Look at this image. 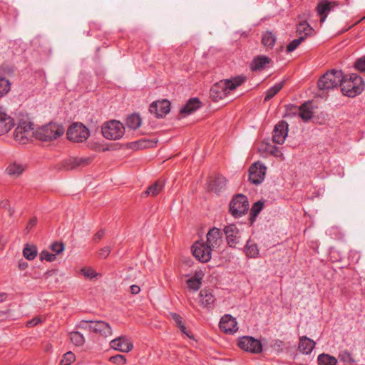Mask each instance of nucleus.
<instances>
[{
    "mask_svg": "<svg viewBox=\"0 0 365 365\" xmlns=\"http://www.w3.org/2000/svg\"><path fill=\"white\" fill-rule=\"evenodd\" d=\"M245 76H237L230 79L222 80L214 84L210 91V98L214 101H219L225 98L231 91L236 89L241 86L245 81Z\"/></svg>",
    "mask_w": 365,
    "mask_h": 365,
    "instance_id": "nucleus-1",
    "label": "nucleus"
},
{
    "mask_svg": "<svg viewBox=\"0 0 365 365\" xmlns=\"http://www.w3.org/2000/svg\"><path fill=\"white\" fill-rule=\"evenodd\" d=\"M340 86L344 95L354 98L364 91L365 85L361 76L356 73H351L348 78L342 75Z\"/></svg>",
    "mask_w": 365,
    "mask_h": 365,
    "instance_id": "nucleus-2",
    "label": "nucleus"
},
{
    "mask_svg": "<svg viewBox=\"0 0 365 365\" xmlns=\"http://www.w3.org/2000/svg\"><path fill=\"white\" fill-rule=\"evenodd\" d=\"M341 81V71L333 69L322 76L317 85L319 90L329 91L340 86Z\"/></svg>",
    "mask_w": 365,
    "mask_h": 365,
    "instance_id": "nucleus-3",
    "label": "nucleus"
},
{
    "mask_svg": "<svg viewBox=\"0 0 365 365\" xmlns=\"http://www.w3.org/2000/svg\"><path fill=\"white\" fill-rule=\"evenodd\" d=\"M64 133V128L63 126L50 123L47 125L42 126L36 132L37 138L43 141H49L56 140L61 136Z\"/></svg>",
    "mask_w": 365,
    "mask_h": 365,
    "instance_id": "nucleus-4",
    "label": "nucleus"
},
{
    "mask_svg": "<svg viewBox=\"0 0 365 365\" xmlns=\"http://www.w3.org/2000/svg\"><path fill=\"white\" fill-rule=\"evenodd\" d=\"M101 132L106 139L118 140L123 136L125 127L120 121L111 120L102 125Z\"/></svg>",
    "mask_w": 365,
    "mask_h": 365,
    "instance_id": "nucleus-5",
    "label": "nucleus"
},
{
    "mask_svg": "<svg viewBox=\"0 0 365 365\" xmlns=\"http://www.w3.org/2000/svg\"><path fill=\"white\" fill-rule=\"evenodd\" d=\"M34 135V125L31 122L22 121L16 128L14 140L21 145H25L32 140Z\"/></svg>",
    "mask_w": 365,
    "mask_h": 365,
    "instance_id": "nucleus-6",
    "label": "nucleus"
},
{
    "mask_svg": "<svg viewBox=\"0 0 365 365\" xmlns=\"http://www.w3.org/2000/svg\"><path fill=\"white\" fill-rule=\"evenodd\" d=\"M248 209L249 202L247 197L242 194L237 195L230 203V212L236 218L245 215Z\"/></svg>",
    "mask_w": 365,
    "mask_h": 365,
    "instance_id": "nucleus-7",
    "label": "nucleus"
},
{
    "mask_svg": "<svg viewBox=\"0 0 365 365\" xmlns=\"http://www.w3.org/2000/svg\"><path fill=\"white\" fill-rule=\"evenodd\" d=\"M89 136V130L81 123H73L67 130L68 139L75 143H82Z\"/></svg>",
    "mask_w": 365,
    "mask_h": 365,
    "instance_id": "nucleus-8",
    "label": "nucleus"
},
{
    "mask_svg": "<svg viewBox=\"0 0 365 365\" xmlns=\"http://www.w3.org/2000/svg\"><path fill=\"white\" fill-rule=\"evenodd\" d=\"M238 346L242 350L253 354H259L262 351L261 341L252 336H244L239 338Z\"/></svg>",
    "mask_w": 365,
    "mask_h": 365,
    "instance_id": "nucleus-9",
    "label": "nucleus"
},
{
    "mask_svg": "<svg viewBox=\"0 0 365 365\" xmlns=\"http://www.w3.org/2000/svg\"><path fill=\"white\" fill-rule=\"evenodd\" d=\"M267 172V168L259 162L252 164L249 169V180L255 185L261 184Z\"/></svg>",
    "mask_w": 365,
    "mask_h": 365,
    "instance_id": "nucleus-10",
    "label": "nucleus"
},
{
    "mask_svg": "<svg viewBox=\"0 0 365 365\" xmlns=\"http://www.w3.org/2000/svg\"><path fill=\"white\" fill-rule=\"evenodd\" d=\"M223 231L225 235L228 246L235 248L240 242L242 231L235 224L225 226Z\"/></svg>",
    "mask_w": 365,
    "mask_h": 365,
    "instance_id": "nucleus-11",
    "label": "nucleus"
},
{
    "mask_svg": "<svg viewBox=\"0 0 365 365\" xmlns=\"http://www.w3.org/2000/svg\"><path fill=\"white\" fill-rule=\"evenodd\" d=\"M213 250L207 244L196 242L192 247L193 256L202 262H207L211 259V252Z\"/></svg>",
    "mask_w": 365,
    "mask_h": 365,
    "instance_id": "nucleus-12",
    "label": "nucleus"
},
{
    "mask_svg": "<svg viewBox=\"0 0 365 365\" xmlns=\"http://www.w3.org/2000/svg\"><path fill=\"white\" fill-rule=\"evenodd\" d=\"M112 349L124 353H128L133 349V344L130 338L127 336H120L110 342Z\"/></svg>",
    "mask_w": 365,
    "mask_h": 365,
    "instance_id": "nucleus-13",
    "label": "nucleus"
},
{
    "mask_svg": "<svg viewBox=\"0 0 365 365\" xmlns=\"http://www.w3.org/2000/svg\"><path fill=\"white\" fill-rule=\"evenodd\" d=\"M220 329L228 334H233L238 330L236 319L230 314L224 315L219 323Z\"/></svg>",
    "mask_w": 365,
    "mask_h": 365,
    "instance_id": "nucleus-14",
    "label": "nucleus"
},
{
    "mask_svg": "<svg viewBox=\"0 0 365 365\" xmlns=\"http://www.w3.org/2000/svg\"><path fill=\"white\" fill-rule=\"evenodd\" d=\"M170 103L166 99L153 102L149 108L150 112L157 118L165 116L170 112Z\"/></svg>",
    "mask_w": 365,
    "mask_h": 365,
    "instance_id": "nucleus-15",
    "label": "nucleus"
},
{
    "mask_svg": "<svg viewBox=\"0 0 365 365\" xmlns=\"http://www.w3.org/2000/svg\"><path fill=\"white\" fill-rule=\"evenodd\" d=\"M206 237V244L213 250L220 248L222 244V232L220 229L215 227H212L208 231Z\"/></svg>",
    "mask_w": 365,
    "mask_h": 365,
    "instance_id": "nucleus-16",
    "label": "nucleus"
},
{
    "mask_svg": "<svg viewBox=\"0 0 365 365\" xmlns=\"http://www.w3.org/2000/svg\"><path fill=\"white\" fill-rule=\"evenodd\" d=\"M288 134V123L286 121H279L273 130L272 140L277 144H283Z\"/></svg>",
    "mask_w": 365,
    "mask_h": 365,
    "instance_id": "nucleus-17",
    "label": "nucleus"
},
{
    "mask_svg": "<svg viewBox=\"0 0 365 365\" xmlns=\"http://www.w3.org/2000/svg\"><path fill=\"white\" fill-rule=\"evenodd\" d=\"M90 331L99 335L108 337L113 334L112 329L109 324L103 321H91Z\"/></svg>",
    "mask_w": 365,
    "mask_h": 365,
    "instance_id": "nucleus-18",
    "label": "nucleus"
},
{
    "mask_svg": "<svg viewBox=\"0 0 365 365\" xmlns=\"http://www.w3.org/2000/svg\"><path fill=\"white\" fill-rule=\"evenodd\" d=\"M215 302V298L209 289H202L199 293V303L203 308L211 309Z\"/></svg>",
    "mask_w": 365,
    "mask_h": 365,
    "instance_id": "nucleus-19",
    "label": "nucleus"
},
{
    "mask_svg": "<svg viewBox=\"0 0 365 365\" xmlns=\"http://www.w3.org/2000/svg\"><path fill=\"white\" fill-rule=\"evenodd\" d=\"M334 6V3L330 2L327 0H322L317 4V12L320 16L321 23L324 22L327 15Z\"/></svg>",
    "mask_w": 365,
    "mask_h": 365,
    "instance_id": "nucleus-20",
    "label": "nucleus"
},
{
    "mask_svg": "<svg viewBox=\"0 0 365 365\" xmlns=\"http://www.w3.org/2000/svg\"><path fill=\"white\" fill-rule=\"evenodd\" d=\"M201 102L197 98H190L180 110L183 115H187L201 107Z\"/></svg>",
    "mask_w": 365,
    "mask_h": 365,
    "instance_id": "nucleus-21",
    "label": "nucleus"
},
{
    "mask_svg": "<svg viewBox=\"0 0 365 365\" xmlns=\"http://www.w3.org/2000/svg\"><path fill=\"white\" fill-rule=\"evenodd\" d=\"M14 126L11 117L4 112H0V135L8 133Z\"/></svg>",
    "mask_w": 365,
    "mask_h": 365,
    "instance_id": "nucleus-22",
    "label": "nucleus"
},
{
    "mask_svg": "<svg viewBox=\"0 0 365 365\" xmlns=\"http://www.w3.org/2000/svg\"><path fill=\"white\" fill-rule=\"evenodd\" d=\"M316 343L309 338L304 336L299 338V350L304 354H309L315 346Z\"/></svg>",
    "mask_w": 365,
    "mask_h": 365,
    "instance_id": "nucleus-23",
    "label": "nucleus"
},
{
    "mask_svg": "<svg viewBox=\"0 0 365 365\" xmlns=\"http://www.w3.org/2000/svg\"><path fill=\"white\" fill-rule=\"evenodd\" d=\"M244 252L249 258H258L259 257V250L257 245L252 240L249 239L244 247Z\"/></svg>",
    "mask_w": 365,
    "mask_h": 365,
    "instance_id": "nucleus-24",
    "label": "nucleus"
},
{
    "mask_svg": "<svg viewBox=\"0 0 365 365\" xmlns=\"http://www.w3.org/2000/svg\"><path fill=\"white\" fill-rule=\"evenodd\" d=\"M269 61L270 59L268 57L265 56H258L251 62L250 68L252 71L263 70Z\"/></svg>",
    "mask_w": 365,
    "mask_h": 365,
    "instance_id": "nucleus-25",
    "label": "nucleus"
},
{
    "mask_svg": "<svg viewBox=\"0 0 365 365\" xmlns=\"http://www.w3.org/2000/svg\"><path fill=\"white\" fill-rule=\"evenodd\" d=\"M165 182L163 180H157L147 188L143 195L145 196H156L163 190Z\"/></svg>",
    "mask_w": 365,
    "mask_h": 365,
    "instance_id": "nucleus-26",
    "label": "nucleus"
},
{
    "mask_svg": "<svg viewBox=\"0 0 365 365\" xmlns=\"http://www.w3.org/2000/svg\"><path fill=\"white\" fill-rule=\"evenodd\" d=\"M202 277L203 274L201 272H196L192 278L187 280L189 289L194 292L197 291L201 286Z\"/></svg>",
    "mask_w": 365,
    "mask_h": 365,
    "instance_id": "nucleus-27",
    "label": "nucleus"
},
{
    "mask_svg": "<svg viewBox=\"0 0 365 365\" xmlns=\"http://www.w3.org/2000/svg\"><path fill=\"white\" fill-rule=\"evenodd\" d=\"M142 123V119L140 116L137 113H133L128 115L125 120L126 126L133 130L138 128Z\"/></svg>",
    "mask_w": 365,
    "mask_h": 365,
    "instance_id": "nucleus-28",
    "label": "nucleus"
},
{
    "mask_svg": "<svg viewBox=\"0 0 365 365\" xmlns=\"http://www.w3.org/2000/svg\"><path fill=\"white\" fill-rule=\"evenodd\" d=\"M299 115L305 122L312 118L313 112L309 103H304L299 108Z\"/></svg>",
    "mask_w": 365,
    "mask_h": 365,
    "instance_id": "nucleus-29",
    "label": "nucleus"
},
{
    "mask_svg": "<svg viewBox=\"0 0 365 365\" xmlns=\"http://www.w3.org/2000/svg\"><path fill=\"white\" fill-rule=\"evenodd\" d=\"M26 165L22 163L13 162L9 165L6 172L9 175L19 176L25 170Z\"/></svg>",
    "mask_w": 365,
    "mask_h": 365,
    "instance_id": "nucleus-30",
    "label": "nucleus"
},
{
    "mask_svg": "<svg viewBox=\"0 0 365 365\" xmlns=\"http://www.w3.org/2000/svg\"><path fill=\"white\" fill-rule=\"evenodd\" d=\"M155 142L143 138L139 140L132 142L130 144V148L133 150L145 149L153 147Z\"/></svg>",
    "mask_w": 365,
    "mask_h": 365,
    "instance_id": "nucleus-31",
    "label": "nucleus"
},
{
    "mask_svg": "<svg viewBox=\"0 0 365 365\" xmlns=\"http://www.w3.org/2000/svg\"><path fill=\"white\" fill-rule=\"evenodd\" d=\"M319 365H336L337 359L329 354H321L318 356Z\"/></svg>",
    "mask_w": 365,
    "mask_h": 365,
    "instance_id": "nucleus-32",
    "label": "nucleus"
},
{
    "mask_svg": "<svg viewBox=\"0 0 365 365\" xmlns=\"http://www.w3.org/2000/svg\"><path fill=\"white\" fill-rule=\"evenodd\" d=\"M283 85V81H281L270 87L266 92L264 101H268L272 99L282 88Z\"/></svg>",
    "mask_w": 365,
    "mask_h": 365,
    "instance_id": "nucleus-33",
    "label": "nucleus"
},
{
    "mask_svg": "<svg viewBox=\"0 0 365 365\" xmlns=\"http://www.w3.org/2000/svg\"><path fill=\"white\" fill-rule=\"evenodd\" d=\"M276 37L270 31H266L262 34V43L268 48H272L275 43Z\"/></svg>",
    "mask_w": 365,
    "mask_h": 365,
    "instance_id": "nucleus-34",
    "label": "nucleus"
},
{
    "mask_svg": "<svg viewBox=\"0 0 365 365\" xmlns=\"http://www.w3.org/2000/svg\"><path fill=\"white\" fill-rule=\"evenodd\" d=\"M226 179L223 176H217L214 180L212 185V190L215 192H220L226 186Z\"/></svg>",
    "mask_w": 365,
    "mask_h": 365,
    "instance_id": "nucleus-35",
    "label": "nucleus"
},
{
    "mask_svg": "<svg viewBox=\"0 0 365 365\" xmlns=\"http://www.w3.org/2000/svg\"><path fill=\"white\" fill-rule=\"evenodd\" d=\"M23 255L28 260L34 259L37 255L36 247L26 245L23 250Z\"/></svg>",
    "mask_w": 365,
    "mask_h": 365,
    "instance_id": "nucleus-36",
    "label": "nucleus"
},
{
    "mask_svg": "<svg viewBox=\"0 0 365 365\" xmlns=\"http://www.w3.org/2000/svg\"><path fill=\"white\" fill-rule=\"evenodd\" d=\"M264 207V202L259 200L254 203L250 210V220L253 222Z\"/></svg>",
    "mask_w": 365,
    "mask_h": 365,
    "instance_id": "nucleus-37",
    "label": "nucleus"
},
{
    "mask_svg": "<svg viewBox=\"0 0 365 365\" xmlns=\"http://www.w3.org/2000/svg\"><path fill=\"white\" fill-rule=\"evenodd\" d=\"M297 31L300 35L304 34V35L303 36H304L305 38L307 36L312 34V28L309 24L304 21L299 24L297 26Z\"/></svg>",
    "mask_w": 365,
    "mask_h": 365,
    "instance_id": "nucleus-38",
    "label": "nucleus"
},
{
    "mask_svg": "<svg viewBox=\"0 0 365 365\" xmlns=\"http://www.w3.org/2000/svg\"><path fill=\"white\" fill-rule=\"evenodd\" d=\"M70 339L76 346H81L85 343L83 335L79 331H72L70 333Z\"/></svg>",
    "mask_w": 365,
    "mask_h": 365,
    "instance_id": "nucleus-39",
    "label": "nucleus"
},
{
    "mask_svg": "<svg viewBox=\"0 0 365 365\" xmlns=\"http://www.w3.org/2000/svg\"><path fill=\"white\" fill-rule=\"evenodd\" d=\"M339 358L345 365H351L355 362L352 355L346 350L341 351L339 354Z\"/></svg>",
    "mask_w": 365,
    "mask_h": 365,
    "instance_id": "nucleus-40",
    "label": "nucleus"
},
{
    "mask_svg": "<svg viewBox=\"0 0 365 365\" xmlns=\"http://www.w3.org/2000/svg\"><path fill=\"white\" fill-rule=\"evenodd\" d=\"M10 90V82L5 78H0V98Z\"/></svg>",
    "mask_w": 365,
    "mask_h": 365,
    "instance_id": "nucleus-41",
    "label": "nucleus"
},
{
    "mask_svg": "<svg viewBox=\"0 0 365 365\" xmlns=\"http://www.w3.org/2000/svg\"><path fill=\"white\" fill-rule=\"evenodd\" d=\"M304 40V36H300L298 38L292 41L287 46V52L291 53L294 51Z\"/></svg>",
    "mask_w": 365,
    "mask_h": 365,
    "instance_id": "nucleus-42",
    "label": "nucleus"
},
{
    "mask_svg": "<svg viewBox=\"0 0 365 365\" xmlns=\"http://www.w3.org/2000/svg\"><path fill=\"white\" fill-rule=\"evenodd\" d=\"M63 167L66 170H73L78 168L76 158H71L65 160Z\"/></svg>",
    "mask_w": 365,
    "mask_h": 365,
    "instance_id": "nucleus-43",
    "label": "nucleus"
},
{
    "mask_svg": "<svg viewBox=\"0 0 365 365\" xmlns=\"http://www.w3.org/2000/svg\"><path fill=\"white\" fill-rule=\"evenodd\" d=\"M109 361L118 365H124L126 363V359L125 356L122 354H116L113 356L110 357Z\"/></svg>",
    "mask_w": 365,
    "mask_h": 365,
    "instance_id": "nucleus-44",
    "label": "nucleus"
},
{
    "mask_svg": "<svg viewBox=\"0 0 365 365\" xmlns=\"http://www.w3.org/2000/svg\"><path fill=\"white\" fill-rule=\"evenodd\" d=\"M39 257H40V259L41 261L46 260L47 262H53L56 258L55 254L50 253L49 252H48L46 250H43L40 253Z\"/></svg>",
    "mask_w": 365,
    "mask_h": 365,
    "instance_id": "nucleus-45",
    "label": "nucleus"
},
{
    "mask_svg": "<svg viewBox=\"0 0 365 365\" xmlns=\"http://www.w3.org/2000/svg\"><path fill=\"white\" fill-rule=\"evenodd\" d=\"M64 245L62 242H56L51 245V250L55 255L61 253L64 250Z\"/></svg>",
    "mask_w": 365,
    "mask_h": 365,
    "instance_id": "nucleus-46",
    "label": "nucleus"
},
{
    "mask_svg": "<svg viewBox=\"0 0 365 365\" xmlns=\"http://www.w3.org/2000/svg\"><path fill=\"white\" fill-rule=\"evenodd\" d=\"M61 360L68 364V365H71L76 360V356L73 352L68 351L64 354Z\"/></svg>",
    "mask_w": 365,
    "mask_h": 365,
    "instance_id": "nucleus-47",
    "label": "nucleus"
},
{
    "mask_svg": "<svg viewBox=\"0 0 365 365\" xmlns=\"http://www.w3.org/2000/svg\"><path fill=\"white\" fill-rule=\"evenodd\" d=\"M78 166L80 167H84L88 165H89L92 160L93 158L91 157H81V158H76Z\"/></svg>",
    "mask_w": 365,
    "mask_h": 365,
    "instance_id": "nucleus-48",
    "label": "nucleus"
},
{
    "mask_svg": "<svg viewBox=\"0 0 365 365\" xmlns=\"http://www.w3.org/2000/svg\"><path fill=\"white\" fill-rule=\"evenodd\" d=\"M354 66L360 72H365V56L359 58L355 62Z\"/></svg>",
    "mask_w": 365,
    "mask_h": 365,
    "instance_id": "nucleus-49",
    "label": "nucleus"
},
{
    "mask_svg": "<svg viewBox=\"0 0 365 365\" xmlns=\"http://www.w3.org/2000/svg\"><path fill=\"white\" fill-rule=\"evenodd\" d=\"M81 272L85 277L91 279L96 276V271L92 268H83Z\"/></svg>",
    "mask_w": 365,
    "mask_h": 365,
    "instance_id": "nucleus-50",
    "label": "nucleus"
},
{
    "mask_svg": "<svg viewBox=\"0 0 365 365\" xmlns=\"http://www.w3.org/2000/svg\"><path fill=\"white\" fill-rule=\"evenodd\" d=\"M110 253V247L108 246L101 248L98 252V255L101 258L106 259Z\"/></svg>",
    "mask_w": 365,
    "mask_h": 365,
    "instance_id": "nucleus-51",
    "label": "nucleus"
},
{
    "mask_svg": "<svg viewBox=\"0 0 365 365\" xmlns=\"http://www.w3.org/2000/svg\"><path fill=\"white\" fill-rule=\"evenodd\" d=\"M41 322H42L41 319L36 317H34L32 319L28 321L26 324V326L27 327H33Z\"/></svg>",
    "mask_w": 365,
    "mask_h": 365,
    "instance_id": "nucleus-52",
    "label": "nucleus"
},
{
    "mask_svg": "<svg viewBox=\"0 0 365 365\" xmlns=\"http://www.w3.org/2000/svg\"><path fill=\"white\" fill-rule=\"evenodd\" d=\"M171 316L178 327H180L182 324H183L182 318L178 314L172 313Z\"/></svg>",
    "mask_w": 365,
    "mask_h": 365,
    "instance_id": "nucleus-53",
    "label": "nucleus"
},
{
    "mask_svg": "<svg viewBox=\"0 0 365 365\" xmlns=\"http://www.w3.org/2000/svg\"><path fill=\"white\" fill-rule=\"evenodd\" d=\"M91 321H81L77 325V327L80 329H86L90 331Z\"/></svg>",
    "mask_w": 365,
    "mask_h": 365,
    "instance_id": "nucleus-54",
    "label": "nucleus"
},
{
    "mask_svg": "<svg viewBox=\"0 0 365 365\" xmlns=\"http://www.w3.org/2000/svg\"><path fill=\"white\" fill-rule=\"evenodd\" d=\"M91 321H81L77 325V327L80 329H86L90 331Z\"/></svg>",
    "mask_w": 365,
    "mask_h": 365,
    "instance_id": "nucleus-55",
    "label": "nucleus"
},
{
    "mask_svg": "<svg viewBox=\"0 0 365 365\" xmlns=\"http://www.w3.org/2000/svg\"><path fill=\"white\" fill-rule=\"evenodd\" d=\"M37 223V218L36 217H32L28 222L26 227L27 232H29L30 230L32 229Z\"/></svg>",
    "mask_w": 365,
    "mask_h": 365,
    "instance_id": "nucleus-56",
    "label": "nucleus"
},
{
    "mask_svg": "<svg viewBox=\"0 0 365 365\" xmlns=\"http://www.w3.org/2000/svg\"><path fill=\"white\" fill-rule=\"evenodd\" d=\"M267 149L270 153L275 155L276 157H278L282 155V153H281L280 150L278 149V148L274 145L270 146V148H267Z\"/></svg>",
    "mask_w": 365,
    "mask_h": 365,
    "instance_id": "nucleus-57",
    "label": "nucleus"
},
{
    "mask_svg": "<svg viewBox=\"0 0 365 365\" xmlns=\"http://www.w3.org/2000/svg\"><path fill=\"white\" fill-rule=\"evenodd\" d=\"M105 231L103 230L98 231L93 237V241H95L96 242H99L103 237Z\"/></svg>",
    "mask_w": 365,
    "mask_h": 365,
    "instance_id": "nucleus-58",
    "label": "nucleus"
},
{
    "mask_svg": "<svg viewBox=\"0 0 365 365\" xmlns=\"http://www.w3.org/2000/svg\"><path fill=\"white\" fill-rule=\"evenodd\" d=\"M10 206V201L7 198L0 200V208L7 209Z\"/></svg>",
    "mask_w": 365,
    "mask_h": 365,
    "instance_id": "nucleus-59",
    "label": "nucleus"
},
{
    "mask_svg": "<svg viewBox=\"0 0 365 365\" xmlns=\"http://www.w3.org/2000/svg\"><path fill=\"white\" fill-rule=\"evenodd\" d=\"M130 289V292L133 294H137L140 291V287L138 285H135V284L131 285Z\"/></svg>",
    "mask_w": 365,
    "mask_h": 365,
    "instance_id": "nucleus-60",
    "label": "nucleus"
},
{
    "mask_svg": "<svg viewBox=\"0 0 365 365\" xmlns=\"http://www.w3.org/2000/svg\"><path fill=\"white\" fill-rule=\"evenodd\" d=\"M180 329V331L184 334H185L187 337L190 338L191 336L189 334L187 330V328L185 327V326L183 324H182L181 326L178 327Z\"/></svg>",
    "mask_w": 365,
    "mask_h": 365,
    "instance_id": "nucleus-61",
    "label": "nucleus"
},
{
    "mask_svg": "<svg viewBox=\"0 0 365 365\" xmlns=\"http://www.w3.org/2000/svg\"><path fill=\"white\" fill-rule=\"evenodd\" d=\"M19 268L21 269V270H24L25 269L26 267H28V263L26 262H24V261H21L19 262Z\"/></svg>",
    "mask_w": 365,
    "mask_h": 365,
    "instance_id": "nucleus-62",
    "label": "nucleus"
},
{
    "mask_svg": "<svg viewBox=\"0 0 365 365\" xmlns=\"http://www.w3.org/2000/svg\"><path fill=\"white\" fill-rule=\"evenodd\" d=\"M282 346L283 341L281 340H277L274 343V346L277 347L278 349H282Z\"/></svg>",
    "mask_w": 365,
    "mask_h": 365,
    "instance_id": "nucleus-63",
    "label": "nucleus"
},
{
    "mask_svg": "<svg viewBox=\"0 0 365 365\" xmlns=\"http://www.w3.org/2000/svg\"><path fill=\"white\" fill-rule=\"evenodd\" d=\"M6 210H8L9 216H12L14 213V209L9 206Z\"/></svg>",
    "mask_w": 365,
    "mask_h": 365,
    "instance_id": "nucleus-64",
    "label": "nucleus"
}]
</instances>
